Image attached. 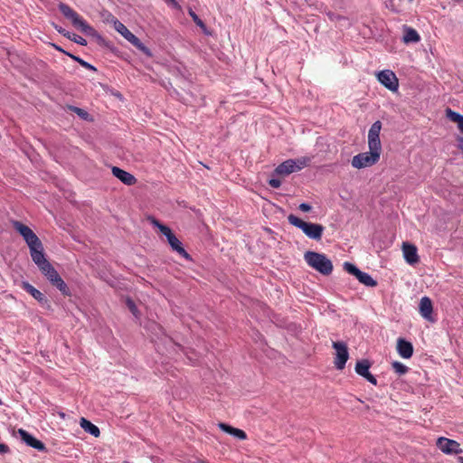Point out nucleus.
Returning <instances> with one entry per match:
<instances>
[{"instance_id": "412c9836", "label": "nucleus", "mask_w": 463, "mask_h": 463, "mask_svg": "<svg viewBox=\"0 0 463 463\" xmlns=\"http://www.w3.org/2000/svg\"><path fill=\"white\" fill-rule=\"evenodd\" d=\"M80 425L86 432L91 434L95 438H98L100 435L99 429L85 418L80 419Z\"/></svg>"}, {"instance_id": "09e8293b", "label": "nucleus", "mask_w": 463, "mask_h": 463, "mask_svg": "<svg viewBox=\"0 0 463 463\" xmlns=\"http://www.w3.org/2000/svg\"><path fill=\"white\" fill-rule=\"evenodd\" d=\"M413 0H409V2H412Z\"/></svg>"}, {"instance_id": "2eb2a0df", "label": "nucleus", "mask_w": 463, "mask_h": 463, "mask_svg": "<svg viewBox=\"0 0 463 463\" xmlns=\"http://www.w3.org/2000/svg\"><path fill=\"white\" fill-rule=\"evenodd\" d=\"M419 310L423 318L427 319L428 321H433V306L431 299L429 297H423L420 298Z\"/></svg>"}, {"instance_id": "6e6552de", "label": "nucleus", "mask_w": 463, "mask_h": 463, "mask_svg": "<svg viewBox=\"0 0 463 463\" xmlns=\"http://www.w3.org/2000/svg\"><path fill=\"white\" fill-rule=\"evenodd\" d=\"M378 80L388 90L396 91L399 88V81L394 74L390 70H384L377 73Z\"/></svg>"}, {"instance_id": "f704fd0d", "label": "nucleus", "mask_w": 463, "mask_h": 463, "mask_svg": "<svg viewBox=\"0 0 463 463\" xmlns=\"http://www.w3.org/2000/svg\"><path fill=\"white\" fill-rule=\"evenodd\" d=\"M12 223L15 232H33L27 225L18 221H13Z\"/></svg>"}, {"instance_id": "dca6fc26", "label": "nucleus", "mask_w": 463, "mask_h": 463, "mask_svg": "<svg viewBox=\"0 0 463 463\" xmlns=\"http://www.w3.org/2000/svg\"><path fill=\"white\" fill-rule=\"evenodd\" d=\"M396 348L400 356L404 359H409L413 354L412 344L403 338H398Z\"/></svg>"}, {"instance_id": "c756f323", "label": "nucleus", "mask_w": 463, "mask_h": 463, "mask_svg": "<svg viewBox=\"0 0 463 463\" xmlns=\"http://www.w3.org/2000/svg\"><path fill=\"white\" fill-rule=\"evenodd\" d=\"M392 367L396 373L403 375L408 373L409 368L401 362L395 361L392 364Z\"/></svg>"}, {"instance_id": "ea45409f", "label": "nucleus", "mask_w": 463, "mask_h": 463, "mask_svg": "<svg viewBox=\"0 0 463 463\" xmlns=\"http://www.w3.org/2000/svg\"><path fill=\"white\" fill-rule=\"evenodd\" d=\"M8 451V447L5 444L0 443V453H5Z\"/></svg>"}, {"instance_id": "e433bc0d", "label": "nucleus", "mask_w": 463, "mask_h": 463, "mask_svg": "<svg viewBox=\"0 0 463 463\" xmlns=\"http://www.w3.org/2000/svg\"><path fill=\"white\" fill-rule=\"evenodd\" d=\"M269 184L275 189H278L281 185V181L278 178H271L269 180Z\"/></svg>"}, {"instance_id": "20e7f679", "label": "nucleus", "mask_w": 463, "mask_h": 463, "mask_svg": "<svg viewBox=\"0 0 463 463\" xmlns=\"http://www.w3.org/2000/svg\"><path fill=\"white\" fill-rule=\"evenodd\" d=\"M305 260L310 267L317 269L323 275H329L333 270L331 260L324 254L307 251L305 254Z\"/></svg>"}, {"instance_id": "f8f14e48", "label": "nucleus", "mask_w": 463, "mask_h": 463, "mask_svg": "<svg viewBox=\"0 0 463 463\" xmlns=\"http://www.w3.org/2000/svg\"><path fill=\"white\" fill-rule=\"evenodd\" d=\"M18 434L23 441H24L28 446L39 450V451H46L45 445L39 439L33 437L26 430L23 429L18 430Z\"/></svg>"}, {"instance_id": "6ab92c4d", "label": "nucleus", "mask_w": 463, "mask_h": 463, "mask_svg": "<svg viewBox=\"0 0 463 463\" xmlns=\"http://www.w3.org/2000/svg\"><path fill=\"white\" fill-rule=\"evenodd\" d=\"M218 427L224 432L241 439V440H244L247 439V434L244 430H241V429H237V428H234L232 426H230L226 423H223V422H220L218 424Z\"/></svg>"}, {"instance_id": "37998d69", "label": "nucleus", "mask_w": 463, "mask_h": 463, "mask_svg": "<svg viewBox=\"0 0 463 463\" xmlns=\"http://www.w3.org/2000/svg\"><path fill=\"white\" fill-rule=\"evenodd\" d=\"M458 128L463 133V121L460 123V125Z\"/></svg>"}, {"instance_id": "2f4dec72", "label": "nucleus", "mask_w": 463, "mask_h": 463, "mask_svg": "<svg viewBox=\"0 0 463 463\" xmlns=\"http://www.w3.org/2000/svg\"><path fill=\"white\" fill-rule=\"evenodd\" d=\"M67 55H69L72 60H74L75 61L80 63L85 69H88V70H90V71H97V69L93 65H91L90 63L85 61L81 58H80L78 56H75V55H72L71 53H67Z\"/></svg>"}, {"instance_id": "4be33fe9", "label": "nucleus", "mask_w": 463, "mask_h": 463, "mask_svg": "<svg viewBox=\"0 0 463 463\" xmlns=\"http://www.w3.org/2000/svg\"><path fill=\"white\" fill-rule=\"evenodd\" d=\"M114 27L117 32H118L129 43L132 40H135L136 35L133 34L121 22L115 21Z\"/></svg>"}, {"instance_id": "5701e85b", "label": "nucleus", "mask_w": 463, "mask_h": 463, "mask_svg": "<svg viewBox=\"0 0 463 463\" xmlns=\"http://www.w3.org/2000/svg\"><path fill=\"white\" fill-rule=\"evenodd\" d=\"M420 40V37L416 30L412 29L411 27H405L404 35H403V42L405 43H418Z\"/></svg>"}, {"instance_id": "cd10ccee", "label": "nucleus", "mask_w": 463, "mask_h": 463, "mask_svg": "<svg viewBox=\"0 0 463 463\" xmlns=\"http://www.w3.org/2000/svg\"><path fill=\"white\" fill-rule=\"evenodd\" d=\"M137 50L142 52L144 54L147 56H152L150 50L136 36L135 40L130 42Z\"/></svg>"}, {"instance_id": "f257e3e1", "label": "nucleus", "mask_w": 463, "mask_h": 463, "mask_svg": "<svg viewBox=\"0 0 463 463\" xmlns=\"http://www.w3.org/2000/svg\"><path fill=\"white\" fill-rule=\"evenodd\" d=\"M381 129L382 123L380 120L375 121L371 126L368 132L369 152L360 153L353 157L352 165L354 168L361 169L372 166L379 161L382 153Z\"/></svg>"}, {"instance_id": "de8ad7c7", "label": "nucleus", "mask_w": 463, "mask_h": 463, "mask_svg": "<svg viewBox=\"0 0 463 463\" xmlns=\"http://www.w3.org/2000/svg\"><path fill=\"white\" fill-rule=\"evenodd\" d=\"M458 3H463V0H456Z\"/></svg>"}, {"instance_id": "49530a36", "label": "nucleus", "mask_w": 463, "mask_h": 463, "mask_svg": "<svg viewBox=\"0 0 463 463\" xmlns=\"http://www.w3.org/2000/svg\"><path fill=\"white\" fill-rule=\"evenodd\" d=\"M265 232H271V230H270V229H269V228H265Z\"/></svg>"}, {"instance_id": "79ce46f5", "label": "nucleus", "mask_w": 463, "mask_h": 463, "mask_svg": "<svg viewBox=\"0 0 463 463\" xmlns=\"http://www.w3.org/2000/svg\"><path fill=\"white\" fill-rule=\"evenodd\" d=\"M175 8H178L179 5L175 0H168Z\"/></svg>"}, {"instance_id": "473e14b6", "label": "nucleus", "mask_w": 463, "mask_h": 463, "mask_svg": "<svg viewBox=\"0 0 463 463\" xmlns=\"http://www.w3.org/2000/svg\"><path fill=\"white\" fill-rule=\"evenodd\" d=\"M344 269L348 273L354 275L355 278H357L358 274L361 271L355 265L347 261L344 263Z\"/></svg>"}, {"instance_id": "a211bd4d", "label": "nucleus", "mask_w": 463, "mask_h": 463, "mask_svg": "<svg viewBox=\"0 0 463 463\" xmlns=\"http://www.w3.org/2000/svg\"><path fill=\"white\" fill-rule=\"evenodd\" d=\"M22 288L29 293L33 298H35L40 304L47 302L45 296L29 282L23 281L21 285Z\"/></svg>"}, {"instance_id": "393cba45", "label": "nucleus", "mask_w": 463, "mask_h": 463, "mask_svg": "<svg viewBox=\"0 0 463 463\" xmlns=\"http://www.w3.org/2000/svg\"><path fill=\"white\" fill-rule=\"evenodd\" d=\"M188 14L189 15L191 16V18L193 19V21L194 22V24L200 27L203 32L205 33V34H210V32L208 31L205 24L203 22V20L193 11L192 8H189L188 9Z\"/></svg>"}, {"instance_id": "4468645a", "label": "nucleus", "mask_w": 463, "mask_h": 463, "mask_svg": "<svg viewBox=\"0 0 463 463\" xmlns=\"http://www.w3.org/2000/svg\"><path fill=\"white\" fill-rule=\"evenodd\" d=\"M111 171L113 175L119 179L126 185H133L137 183V178L132 174L118 166H113Z\"/></svg>"}, {"instance_id": "9b49d317", "label": "nucleus", "mask_w": 463, "mask_h": 463, "mask_svg": "<svg viewBox=\"0 0 463 463\" xmlns=\"http://www.w3.org/2000/svg\"><path fill=\"white\" fill-rule=\"evenodd\" d=\"M166 237L167 242L171 246L172 250L175 251L179 256L187 260H192L190 254L184 250L182 241L175 236V233H164Z\"/></svg>"}, {"instance_id": "c9c22d12", "label": "nucleus", "mask_w": 463, "mask_h": 463, "mask_svg": "<svg viewBox=\"0 0 463 463\" xmlns=\"http://www.w3.org/2000/svg\"><path fill=\"white\" fill-rule=\"evenodd\" d=\"M126 304H127L128 309L130 310V312L135 317H137V307L135 302L131 298H128L126 301Z\"/></svg>"}, {"instance_id": "f03ea898", "label": "nucleus", "mask_w": 463, "mask_h": 463, "mask_svg": "<svg viewBox=\"0 0 463 463\" xmlns=\"http://www.w3.org/2000/svg\"><path fill=\"white\" fill-rule=\"evenodd\" d=\"M58 8L62 15L71 21V24L84 34L90 36L96 40V42L101 45L106 46V40L92 27L90 26L77 12H75L67 4L61 2L58 5Z\"/></svg>"}, {"instance_id": "aec40b11", "label": "nucleus", "mask_w": 463, "mask_h": 463, "mask_svg": "<svg viewBox=\"0 0 463 463\" xmlns=\"http://www.w3.org/2000/svg\"><path fill=\"white\" fill-rule=\"evenodd\" d=\"M53 26L59 33H61L64 37L70 39L71 41H73L74 43H76L80 45H82V46L87 45V41L84 38H82L81 36L75 34V33H71L69 31L65 30L64 28L58 26L57 24H53Z\"/></svg>"}, {"instance_id": "423d86ee", "label": "nucleus", "mask_w": 463, "mask_h": 463, "mask_svg": "<svg viewBox=\"0 0 463 463\" xmlns=\"http://www.w3.org/2000/svg\"><path fill=\"white\" fill-rule=\"evenodd\" d=\"M333 348L335 350V357L334 360V364L336 369L343 370L345 366V364L349 358L348 348L345 343L344 342H333Z\"/></svg>"}, {"instance_id": "f3484780", "label": "nucleus", "mask_w": 463, "mask_h": 463, "mask_svg": "<svg viewBox=\"0 0 463 463\" xmlns=\"http://www.w3.org/2000/svg\"><path fill=\"white\" fill-rule=\"evenodd\" d=\"M296 172V162L293 159H288L279 164L274 170L273 175H288Z\"/></svg>"}, {"instance_id": "c85d7f7f", "label": "nucleus", "mask_w": 463, "mask_h": 463, "mask_svg": "<svg viewBox=\"0 0 463 463\" xmlns=\"http://www.w3.org/2000/svg\"><path fill=\"white\" fill-rule=\"evenodd\" d=\"M137 50L142 52L144 54L147 56H152L150 50L136 36L135 40L130 42Z\"/></svg>"}, {"instance_id": "c03bdc74", "label": "nucleus", "mask_w": 463, "mask_h": 463, "mask_svg": "<svg viewBox=\"0 0 463 463\" xmlns=\"http://www.w3.org/2000/svg\"><path fill=\"white\" fill-rule=\"evenodd\" d=\"M55 47H56V49H57V50H59V51H61V52H64V53H66V54L68 53V52H64L61 48H60V47H58V46H55Z\"/></svg>"}, {"instance_id": "58836bf2", "label": "nucleus", "mask_w": 463, "mask_h": 463, "mask_svg": "<svg viewBox=\"0 0 463 463\" xmlns=\"http://www.w3.org/2000/svg\"><path fill=\"white\" fill-rule=\"evenodd\" d=\"M308 237L311 239H314L316 241H320L322 238V233H306Z\"/></svg>"}, {"instance_id": "ddd939ff", "label": "nucleus", "mask_w": 463, "mask_h": 463, "mask_svg": "<svg viewBox=\"0 0 463 463\" xmlns=\"http://www.w3.org/2000/svg\"><path fill=\"white\" fill-rule=\"evenodd\" d=\"M402 250L407 263L413 265L419 262V255L415 245L402 242Z\"/></svg>"}, {"instance_id": "9d476101", "label": "nucleus", "mask_w": 463, "mask_h": 463, "mask_svg": "<svg viewBox=\"0 0 463 463\" xmlns=\"http://www.w3.org/2000/svg\"><path fill=\"white\" fill-rule=\"evenodd\" d=\"M371 363L367 359L357 361L354 370L357 374L366 379L373 385H377L376 378L369 372Z\"/></svg>"}, {"instance_id": "bb28decb", "label": "nucleus", "mask_w": 463, "mask_h": 463, "mask_svg": "<svg viewBox=\"0 0 463 463\" xmlns=\"http://www.w3.org/2000/svg\"><path fill=\"white\" fill-rule=\"evenodd\" d=\"M446 116L452 122L458 123V127L463 121V115H460L459 113L453 111L449 108L446 109Z\"/></svg>"}, {"instance_id": "1a4fd4ad", "label": "nucleus", "mask_w": 463, "mask_h": 463, "mask_svg": "<svg viewBox=\"0 0 463 463\" xmlns=\"http://www.w3.org/2000/svg\"><path fill=\"white\" fill-rule=\"evenodd\" d=\"M288 222L295 227L301 229L302 232H323L324 227L320 224L307 222L302 219L295 216L294 214H289L288 216Z\"/></svg>"}, {"instance_id": "72a5a7b5", "label": "nucleus", "mask_w": 463, "mask_h": 463, "mask_svg": "<svg viewBox=\"0 0 463 463\" xmlns=\"http://www.w3.org/2000/svg\"><path fill=\"white\" fill-rule=\"evenodd\" d=\"M295 162H296V171H298V170H301L302 168H304L305 166H307L309 164L310 159L308 157H300V158L296 159Z\"/></svg>"}, {"instance_id": "0eeeda50", "label": "nucleus", "mask_w": 463, "mask_h": 463, "mask_svg": "<svg viewBox=\"0 0 463 463\" xmlns=\"http://www.w3.org/2000/svg\"><path fill=\"white\" fill-rule=\"evenodd\" d=\"M436 445L445 454L458 455V454L462 453V449L460 448V444L454 439H449L445 437H440L437 439Z\"/></svg>"}, {"instance_id": "a18cd8bd", "label": "nucleus", "mask_w": 463, "mask_h": 463, "mask_svg": "<svg viewBox=\"0 0 463 463\" xmlns=\"http://www.w3.org/2000/svg\"><path fill=\"white\" fill-rule=\"evenodd\" d=\"M458 460L460 463H463V457H458Z\"/></svg>"}, {"instance_id": "b1692460", "label": "nucleus", "mask_w": 463, "mask_h": 463, "mask_svg": "<svg viewBox=\"0 0 463 463\" xmlns=\"http://www.w3.org/2000/svg\"><path fill=\"white\" fill-rule=\"evenodd\" d=\"M356 279L359 280V282L367 287L377 286V281L374 280L368 273L360 271Z\"/></svg>"}, {"instance_id": "39448f33", "label": "nucleus", "mask_w": 463, "mask_h": 463, "mask_svg": "<svg viewBox=\"0 0 463 463\" xmlns=\"http://www.w3.org/2000/svg\"><path fill=\"white\" fill-rule=\"evenodd\" d=\"M30 249L33 261L37 265L46 260L43 252V246L36 233H21Z\"/></svg>"}, {"instance_id": "7c9ffc66", "label": "nucleus", "mask_w": 463, "mask_h": 463, "mask_svg": "<svg viewBox=\"0 0 463 463\" xmlns=\"http://www.w3.org/2000/svg\"><path fill=\"white\" fill-rule=\"evenodd\" d=\"M69 110L76 113L81 119L89 120L90 119V114L83 109L75 107V106H69Z\"/></svg>"}, {"instance_id": "7ed1b4c3", "label": "nucleus", "mask_w": 463, "mask_h": 463, "mask_svg": "<svg viewBox=\"0 0 463 463\" xmlns=\"http://www.w3.org/2000/svg\"><path fill=\"white\" fill-rule=\"evenodd\" d=\"M37 266L52 286L56 287L63 295H69V288L66 283L47 260H43Z\"/></svg>"}, {"instance_id": "a878e982", "label": "nucleus", "mask_w": 463, "mask_h": 463, "mask_svg": "<svg viewBox=\"0 0 463 463\" xmlns=\"http://www.w3.org/2000/svg\"><path fill=\"white\" fill-rule=\"evenodd\" d=\"M145 222H147L149 224H152L154 227H156L159 229V232H172L170 228L167 226L162 224L157 219H156L154 216H147L145 221Z\"/></svg>"}, {"instance_id": "4c0bfd02", "label": "nucleus", "mask_w": 463, "mask_h": 463, "mask_svg": "<svg viewBox=\"0 0 463 463\" xmlns=\"http://www.w3.org/2000/svg\"><path fill=\"white\" fill-rule=\"evenodd\" d=\"M298 208H299V210H300V211L307 213V212H309V211L311 210V208H312V207H311V205H310V204L306 203H301V204L299 205V207H298Z\"/></svg>"}, {"instance_id": "a19ab883", "label": "nucleus", "mask_w": 463, "mask_h": 463, "mask_svg": "<svg viewBox=\"0 0 463 463\" xmlns=\"http://www.w3.org/2000/svg\"><path fill=\"white\" fill-rule=\"evenodd\" d=\"M457 141L458 143V147L463 151V137H458L457 138Z\"/></svg>"}]
</instances>
